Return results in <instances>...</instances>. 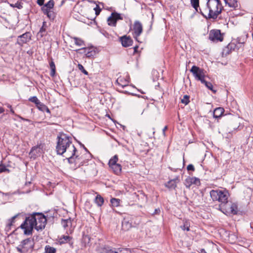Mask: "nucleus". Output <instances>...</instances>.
<instances>
[{
	"label": "nucleus",
	"instance_id": "f257e3e1",
	"mask_svg": "<svg viewBox=\"0 0 253 253\" xmlns=\"http://www.w3.org/2000/svg\"><path fill=\"white\" fill-rule=\"evenodd\" d=\"M56 147L57 154L63 155L68 159L70 163H73L76 149L72 142V137L66 134L62 133L57 137Z\"/></svg>",
	"mask_w": 253,
	"mask_h": 253
},
{
	"label": "nucleus",
	"instance_id": "f03ea898",
	"mask_svg": "<svg viewBox=\"0 0 253 253\" xmlns=\"http://www.w3.org/2000/svg\"><path fill=\"white\" fill-rule=\"evenodd\" d=\"M210 196L213 201H218L221 205L228 204L229 194L226 190H212L210 191Z\"/></svg>",
	"mask_w": 253,
	"mask_h": 253
},
{
	"label": "nucleus",
	"instance_id": "7ed1b4c3",
	"mask_svg": "<svg viewBox=\"0 0 253 253\" xmlns=\"http://www.w3.org/2000/svg\"><path fill=\"white\" fill-rule=\"evenodd\" d=\"M46 221V218L42 213H33V229L34 228L37 231L42 230L44 228Z\"/></svg>",
	"mask_w": 253,
	"mask_h": 253
},
{
	"label": "nucleus",
	"instance_id": "20e7f679",
	"mask_svg": "<svg viewBox=\"0 0 253 253\" xmlns=\"http://www.w3.org/2000/svg\"><path fill=\"white\" fill-rule=\"evenodd\" d=\"M207 6L209 8V16H217L222 9V4L219 0H209Z\"/></svg>",
	"mask_w": 253,
	"mask_h": 253
},
{
	"label": "nucleus",
	"instance_id": "39448f33",
	"mask_svg": "<svg viewBox=\"0 0 253 253\" xmlns=\"http://www.w3.org/2000/svg\"><path fill=\"white\" fill-rule=\"evenodd\" d=\"M84 149L86 151V153L84 156H80L79 155H76L74 156V159L73 160V163H75V166L79 167L87 163V161L91 159L92 157L91 154L88 152L87 149L85 147L84 145H82Z\"/></svg>",
	"mask_w": 253,
	"mask_h": 253
},
{
	"label": "nucleus",
	"instance_id": "423d86ee",
	"mask_svg": "<svg viewBox=\"0 0 253 253\" xmlns=\"http://www.w3.org/2000/svg\"><path fill=\"white\" fill-rule=\"evenodd\" d=\"M190 71L196 80L201 82H205L206 74L203 69L196 66H193Z\"/></svg>",
	"mask_w": 253,
	"mask_h": 253
},
{
	"label": "nucleus",
	"instance_id": "0eeeda50",
	"mask_svg": "<svg viewBox=\"0 0 253 253\" xmlns=\"http://www.w3.org/2000/svg\"><path fill=\"white\" fill-rule=\"evenodd\" d=\"M20 227L24 231L25 235L32 234V219L30 217L27 218L23 223L20 225Z\"/></svg>",
	"mask_w": 253,
	"mask_h": 253
},
{
	"label": "nucleus",
	"instance_id": "6e6552de",
	"mask_svg": "<svg viewBox=\"0 0 253 253\" xmlns=\"http://www.w3.org/2000/svg\"><path fill=\"white\" fill-rule=\"evenodd\" d=\"M209 39L213 42L223 41V37L219 30H211L209 34Z\"/></svg>",
	"mask_w": 253,
	"mask_h": 253
},
{
	"label": "nucleus",
	"instance_id": "1a4fd4ad",
	"mask_svg": "<svg viewBox=\"0 0 253 253\" xmlns=\"http://www.w3.org/2000/svg\"><path fill=\"white\" fill-rule=\"evenodd\" d=\"M133 37L137 40V37H139L142 32V25L138 21H136L133 25Z\"/></svg>",
	"mask_w": 253,
	"mask_h": 253
},
{
	"label": "nucleus",
	"instance_id": "9d476101",
	"mask_svg": "<svg viewBox=\"0 0 253 253\" xmlns=\"http://www.w3.org/2000/svg\"><path fill=\"white\" fill-rule=\"evenodd\" d=\"M31 34L30 32H27L21 36H18L17 42L19 44H22L29 42L31 40Z\"/></svg>",
	"mask_w": 253,
	"mask_h": 253
},
{
	"label": "nucleus",
	"instance_id": "9b49d317",
	"mask_svg": "<svg viewBox=\"0 0 253 253\" xmlns=\"http://www.w3.org/2000/svg\"><path fill=\"white\" fill-rule=\"evenodd\" d=\"M77 20L81 21L88 25H96V23L95 20V17H92V18L90 19L88 17H77Z\"/></svg>",
	"mask_w": 253,
	"mask_h": 253
},
{
	"label": "nucleus",
	"instance_id": "f8f14e48",
	"mask_svg": "<svg viewBox=\"0 0 253 253\" xmlns=\"http://www.w3.org/2000/svg\"><path fill=\"white\" fill-rule=\"evenodd\" d=\"M33 103L36 104V106L40 110L42 111L46 110L47 112H49L47 107L43 103H41L37 97L33 96Z\"/></svg>",
	"mask_w": 253,
	"mask_h": 253
},
{
	"label": "nucleus",
	"instance_id": "ddd939ff",
	"mask_svg": "<svg viewBox=\"0 0 253 253\" xmlns=\"http://www.w3.org/2000/svg\"><path fill=\"white\" fill-rule=\"evenodd\" d=\"M54 2L53 0H50L47 3H46L42 7V10L44 14L47 16H50L49 12L50 9H52L54 6Z\"/></svg>",
	"mask_w": 253,
	"mask_h": 253
},
{
	"label": "nucleus",
	"instance_id": "4468645a",
	"mask_svg": "<svg viewBox=\"0 0 253 253\" xmlns=\"http://www.w3.org/2000/svg\"><path fill=\"white\" fill-rule=\"evenodd\" d=\"M226 212L231 213L233 214H236L237 213L238 208L236 204L230 203L226 206L225 209Z\"/></svg>",
	"mask_w": 253,
	"mask_h": 253
},
{
	"label": "nucleus",
	"instance_id": "2eb2a0df",
	"mask_svg": "<svg viewBox=\"0 0 253 253\" xmlns=\"http://www.w3.org/2000/svg\"><path fill=\"white\" fill-rule=\"evenodd\" d=\"M200 184V179L195 177H188L185 180V186L189 188L192 184L199 185Z\"/></svg>",
	"mask_w": 253,
	"mask_h": 253
},
{
	"label": "nucleus",
	"instance_id": "dca6fc26",
	"mask_svg": "<svg viewBox=\"0 0 253 253\" xmlns=\"http://www.w3.org/2000/svg\"><path fill=\"white\" fill-rule=\"evenodd\" d=\"M180 181L178 176H176L173 179L169 180L165 184V186L169 189H175L176 187L177 183Z\"/></svg>",
	"mask_w": 253,
	"mask_h": 253
},
{
	"label": "nucleus",
	"instance_id": "f3484780",
	"mask_svg": "<svg viewBox=\"0 0 253 253\" xmlns=\"http://www.w3.org/2000/svg\"><path fill=\"white\" fill-rule=\"evenodd\" d=\"M78 50H83V52L82 53H84L86 57L88 58L93 57L95 54V51L93 49L92 47L82 48L81 49H78Z\"/></svg>",
	"mask_w": 253,
	"mask_h": 253
},
{
	"label": "nucleus",
	"instance_id": "a211bd4d",
	"mask_svg": "<svg viewBox=\"0 0 253 253\" xmlns=\"http://www.w3.org/2000/svg\"><path fill=\"white\" fill-rule=\"evenodd\" d=\"M43 145L42 144L33 147V156L34 155L35 157L40 156L43 152Z\"/></svg>",
	"mask_w": 253,
	"mask_h": 253
},
{
	"label": "nucleus",
	"instance_id": "6ab92c4d",
	"mask_svg": "<svg viewBox=\"0 0 253 253\" xmlns=\"http://www.w3.org/2000/svg\"><path fill=\"white\" fill-rule=\"evenodd\" d=\"M122 45L124 47H128L132 45V40L131 39L126 36H123L121 38Z\"/></svg>",
	"mask_w": 253,
	"mask_h": 253
},
{
	"label": "nucleus",
	"instance_id": "aec40b11",
	"mask_svg": "<svg viewBox=\"0 0 253 253\" xmlns=\"http://www.w3.org/2000/svg\"><path fill=\"white\" fill-rule=\"evenodd\" d=\"M122 229L124 231H127L132 227L131 222L129 221L128 218L125 217L122 221Z\"/></svg>",
	"mask_w": 253,
	"mask_h": 253
},
{
	"label": "nucleus",
	"instance_id": "412c9836",
	"mask_svg": "<svg viewBox=\"0 0 253 253\" xmlns=\"http://www.w3.org/2000/svg\"><path fill=\"white\" fill-rule=\"evenodd\" d=\"M237 45L235 42H231L229 43L227 46L224 49L223 52L225 54H228L230 53L232 50H234Z\"/></svg>",
	"mask_w": 253,
	"mask_h": 253
},
{
	"label": "nucleus",
	"instance_id": "4be33fe9",
	"mask_svg": "<svg viewBox=\"0 0 253 253\" xmlns=\"http://www.w3.org/2000/svg\"><path fill=\"white\" fill-rule=\"evenodd\" d=\"M8 3L11 7L20 9L22 7L20 0H8Z\"/></svg>",
	"mask_w": 253,
	"mask_h": 253
},
{
	"label": "nucleus",
	"instance_id": "5701e85b",
	"mask_svg": "<svg viewBox=\"0 0 253 253\" xmlns=\"http://www.w3.org/2000/svg\"><path fill=\"white\" fill-rule=\"evenodd\" d=\"M123 17H108L107 19V22L109 25L115 26L116 25L117 21L119 19L122 20Z\"/></svg>",
	"mask_w": 253,
	"mask_h": 253
},
{
	"label": "nucleus",
	"instance_id": "b1692460",
	"mask_svg": "<svg viewBox=\"0 0 253 253\" xmlns=\"http://www.w3.org/2000/svg\"><path fill=\"white\" fill-rule=\"evenodd\" d=\"M224 112V110L222 107H218L214 109L213 112V117L215 118H220Z\"/></svg>",
	"mask_w": 253,
	"mask_h": 253
},
{
	"label": "nucleus",
	"instance_id": "393cba45",
	"mask_svg": "<svg viewBox=\"0 0 253 253\" xmlns=\"http://www.w3.org/2000/svg\"><path fill=\"white\" fill-rule=\"evenodd\" d=\"M61 224L64 228L72 226V219L69 218L66 219H62Z\"/></svg>",
	"mask_w": 253,
	"mask_h": 253
},
{
	"label": "nucleus",
	"instance_id": "a878e982",
	"mask_svg": "<svg viewBox=\"0 0 253 253\" xmlns=\"http://www.w3.org/2000/svg\"><path fill=\"white\" fill-rule=\"evenodd\" d=\"M110 168L112 169L113 172L117 174H120L122 170V166L119 164H117Z\"/></svg>",
	"mask_w": 253,
	"mask_h": 253
},
{
	"label": "nucleus",
	"instance_id": "bb28decb",
	"mask_svg": "<svg viewBox=\"0 0 253 253\" xmlns=\"http://www.w3.org/2000/svg\"><path fill=\"white\" fill-rule=\"evenodd\" d=\"M94 202L98 207H101L104 203V199L101 195H97Z\"/></svg>",
	"mask_w": 253,
	"mask_h": 253
},
{
	"label": "nucleus",
	"instance_id": "cd10ccee",
	"mask_svg": "<svg viewBox=\"0 0 253 253\" xmlns=\"http://www.w3.org/2000/svg\"><path fill=\"white\" fill-rule=\"evenodd\" d=\"M116 83L120 86H121L123 87H124L127 85V84L128 83V81L126 80H125L124 81L123 79L121 78H119L117 81Z\"/></svg>",
	"mask_w": 253,
	"mask_h": 253
},
{
	"label": "nucleus",
	"instance_id": "c85d7f7f",
	"mask_svg": "<svg viewBox=\"0 0 253 253\" xmlns=\"http://www.w3.org/2000/svg\"><path fill=\"white\" fill-rule=\"evenodd\" d=\"M72 39L74 41L75 44L79 46L84 45V42L81 39L77 37H73Z\"/></svg>",
	"mask_w": 253,
	"mask_h": 253
},
{
	"label": "nucleus",
	"instance_id": "c756f323",
	"mask_svg": "<svg viewBox=\"0 0 253 253\" xmlns=\"http://www.w3.org/2000/svg\"><path fill=\"white\" fill-rule=\"evenodd\" d=\"M224 1L230 7L235 8L238 6L237 0H224Z\"/></svg>",
	"mask_w": 253,
	"mask_h": 253
},
{
	"label": "nucleus",
	"instance_id": "7c9ffc66",
	"mask_svg": "<svg viewBox=\"0 0 253 253\" xmlns=\"http://www.w3.org/2000/svg\"><path fill=\"white\" fill-rule=\"evenodd\" d=\"M118 161V158L117 155H115L109 161L108 165L110 168H111L115 165L117 164V162Z\"/></svg>",
	"mask_w": 253,
	"mask_h": 253
},
{
	"label": "nucleus",
	"instance_id": "2f4dec72",
	"mask_svg": "<svg viewBox=\"0 0 253 253\" xmlns=\"http://www.w3.org/2000/svg\"><path fill=\"white\" fill-rule=\"evenodd\" d=\"M121 200L119 199L112 198L110 200V203L112 207H117L120 205Z\"/></svg>",
	"mask_w": 253,
	"mask_h": 253
},
{
	"label": "nucleus",
	"instance_id": "473e14b6",
	"mask_svg": "<svg viewBox=\"0 0 253 253\" xmlns=\"http://www.w3.org/2000/svg\"><path fill=\"white\" fill-rule=\"evenodd\" d=\"M191 4L197 12H198L199 7V0H190Z\"/></svg>",
	"mask_w": 253,
	"mask_h": 253
},
{
	"label": "nucleus",
	"instance_id": "72a5a7b5",
	"mask_svg": "<svg viewBox=\"0 0 253 253\" xmlns=\"http://www.w3.org/2000/svg\"><path fill=\"white\" fill-rule=\"evenodd\" d=\"M49 65L51 69L50 75L51 77H53L55 75L56 70V67L54 62L53 61H51L49 63Z\"/></svg>",
	"mask_w": 253,
	"mask_h": 253
},
{
	"label": "nucleus",
	"instance_id": "f704fd0d",
	"mask_svg": "<svg viewBox=\"0 0 253 253\" xmlns=\"http://www.w3.org/2000/svg\"><path fill=\"white\" fill-rule=\"evenodd\" d=\"M201 83L204 84L208 89L211 90L213 92L215 93L216 90L213 89V85L211 83L208 82L205 80V82H201Z\"/></svg>",
	"mask_w": 253,
	"mask_h": 253
},
{
	"label": "nucleus",
	"instance_id": "c9c22d12",
	"mask_svg": "<svg viewBox=\"0 0 253 253\" xmlns=\"http://www.w3.org/2000/svg\"><path fill=\"white\" fill-rule=\"evenodd\" d=\"M56 249L49 246H46L45 248V252L44 253H55Z\"/></svg>",
	"mask_w": 253,
	"mask_h": 253
},
{
	"label": "nucleus",
	"instance_id": "e433bc0d",
	"mask_svg": "<svg viewBox=\"0 0 253 253\" xmlns=\"http://www.w3.org/2000/svg\"><path fill=\"white\" fill-rule=\"evenodd\" d=\"M8 18H5L4 17H3V19L5 21H7V24H5V26L6 27H8L9 28H12L14 26V23H10V21L11 20V17H7Z\"/></svg>",
	"mask_w": 253,
	"mask_h": 253
},
{
	"label": "nucleus",
	"instance_id": "4c0bfd02",
	"mask_svg": "<svg viewBox=\"0 0 253 253\" xmlns=\"http://www.w3.org/2000/svg\"><path fill=\"white\" fill-rule=\"evenodd\" d=\"M100 253H115V251L110 249L109 247H104L101 249Z\"/></svg>",
	"mask_w": 253,
	"mask_h": 253
},
{
	"label": "nucleus",
	"instance_id": "58836bf2",
	"mask_svg": "<svg viewBox=\"0 0 253 253\" xmlns=\"http://www.w3.org/2000/svg\"><path fill=\"white\" fill-rule=\"evenodd\" d=\"M115 253H131L129 249L127 248H119L115 251Z\"/></svg>",
	"mask_w": 253,
	"mask_h": 253
},
{
	"label": "nucleus",
	"instance_id": "ea45409f",
	"mask_svg": "<svg viewBox=\"0 0 253 253\" xmlns=\"http://www.w3.org/2000/svg\"><path fill=\"white\" fill-rule=\"evenodd\" d=\"M200 10L199 13L202 15V16H206V14L208 13V16H209V8L208 7L207 8H204L202 9L200 7L198 8ZM199 12V11L198 12Z\"/></svg>",
	"mask_w": 253,
	"mask_h": 253
},
{
	"label": "nucleus",
	"instance_id": "a19ab883",
	"mask_svg": "<svg viewBox=\"0 0 253 253\" xmlns=\"http://www.w3.org/2000/svg\"><path fill=\"white\" fill-rule=\"evenodd\" d=\"M94 4L95 5V6L93 7V10L95 11V14L98 15L100 14V12L101 10V8L100 7V5L95 3H94Z\"/></svg>",
	"mask_w": 253,
	"mask_h": 253
},
{
	"label": "nucleus",
	"instance_id": "79ce46f5",
	"mask_svg": "<svg viewBox=\"0 0 253 253\" xmlns=\"http://www.w3.org/2000/svg\"><path fill=\"white\" fill-rule=\"evenodd\" d=\"M181 102L185 105L188 104L189 102V96L187 95H184L183 98L181 100Z\"/></svg>",
	"mask_w": 253,
	"mask_h": 253
},
{
	"label": "nucleus",
	"instance_id": "37998d69",
	"mask_svg": "<svg viewBox=\"0 0 253 253\" xmlns=\"http://www.w3.org/2000/svg\"><path fill=\"white\" fill-rule=\"evenodd\" d=\"M45 27H46V22L43 21V25L42 27L41 28L40 31L39 33V34L41 35V36H43L44 35V34H43V32L45 31Z\"/></svg>",
	"mask_w": 253,
	"mask_h": 253
},
{
	"label": "nucleus",
	"instance_id": "c03bdc74",
	"mask_svg": "<svg viewBox=\"0 0 253 253\" xmlns=\"http://www.w3.org/2000/svg\"><path fill=\"white\" fill-rule=\"evenodd\" d=\"M19 215V214H16V215H14V216H13L12 217H11L10 219H9L8 220V222H8V226H9V227H10V226H11L12 225L13 223H14V220H15V218H16V217H17Z\"/></svg>",
	"mask_w": 253,
	"mask_h": 253
},
{
	"label": "nucleus",
	"instance_id": "a18cd8bd",
	"mask_svg": "<svg viewBox=\"0 0 253 253\" xmlns=\"http://www.w3.org/2000/svg\"><path fill=\"white\" fill-rule=\"evenodd\" d=\"M79 69L85 75H88V72L84 69L83 66L80 64L78 65Z\"/></svg>",
	"mask_w": 253,
	"mask_h": 253
},
{
	"label": "nucleus",
	"instance_id": "49530a36",
	"mask_svg": "<svg viewBox=\"0 0 253 253\" xmlns=\"http://www.w3.org/2000/svg\"><path fill=\"white\" fill-rule=\"evenodd\" d=\"M181 228L183 230H187L189 231V225L186 222L183 225L180 226Z\"/></svg>",
	"mask_w": 253,
	"mask_h": 253
},
{
	"label": "nucleus",
	"instance_id": "de8ad7c7",
	"mask_svg": "<svg viewBox=\"0 0 253 253\" xmlns=\"http://www.w3.org/2000/svg\"><path fill=\"white\" fill-rule=\"evenodd\" d=\"M187 169L188 170L194 171V170H195L194 167L192 164H189V165H188V166L187 167Z\"/></svg>",
	"mask_w": 253,
	"mask_h": 253
},
{
	"label": "nucleus",
	"instance_id": "09e8293b",
	"mask_svg": "<svg viewBox=\"0 0 253 253\" xmlns=\"http://www.w3.org/2000/svg\"><path fill=\"white\" fill-rule=\"evenodd\" d=\"M63 239H64V240L66 242H67L70 241L71 240L72 238L70 236H63Z\"/></svg>",
	"mask_w": 253,
	"mask_h": 253
},
{
	"label": "nucleus",
	"instance_id": "8fccbe9b",
	"mask_svg": "<svg viewBox=\"0 0 253 253\" xmlns=\"http://www.w3.org/2000/svg\"><path fill=\"white\" fill-rule=\"evenodd\" d=\"M30 242V239H27L23 240L22 242V244L23 246H25V245H27Z\"/></svg>",
	"mask_w": 253,
	"mask_h": 253
},
{
	"label": "nucleus",
	"instance_id": "3c124183",
	"mask_svg": "<svg viewBox=\"0 0 253 253\" xmlns=\"http://www.w3.org/2000/svg\"><path fill=\"white\" fill-rule=\"evenodd\" d=\"M44 0H37V3L39 5H42L44 3Z\"/></svg>",
	"mask_w": 253,
	"mask_h": 253
},
{
	"label": "nucleus",
	"instance_id": "603ef678",
	"mask_svg": "<svg viewBox=\"0 0 253 253\" xmlns=\"http://www.w3.org/2000/svg\"><path fill=\"white\" fill-rule=\"evenodd\" d=\"M110 16H121V15H120V14L119 13L114 11V12H112L111 13Z\"/></svg>",
	"mask_w": 253,
	"mask_h": 253
},
{
	"label": "nucleus",
	"instance_id": "864d4df0",
	"mask_svg": "<svg viewBox=\"0 0 253 253\" xmlns=\"http://www.w3.org/2000/svg\"><path fill=\"white\" fill-rule=\"evenodd\" d=\"M6 170L4 167H0V173L3 172Z\"/></svg>",
	"mask_w": 253,
	"mask_h": 253
},
{
	"label": "nucleus",
	"instance_id": "5fc2aeb1",
	"mask_svg": "<svg viewBox=\"0 0 253 253\" xmlns=\"http://www.w3.org/2000/svg\"><path fill=\"white\" fill-rule=\"evenodd\" d=\"M235 42L236 43V44L237 43H241V44H243V43H244V42H240V39H239V38H238V39L236 40V41H235Z\"/></svg>",
	"mask_w": 253,
	"mask_h": 253
},
{
	"label": "nucleus",
	"instance_id": "6e6d98bb",
	"mask_svg": "<svg viewBox=\"0 0 253 253\" xmlns=\"http://www.w3.org/2000/svg\"><path fill=\"white\" fill-rule=\"evenodd\" d=\"M160 210L159 209H156L155 210L154 214H158L160 213Z\"/></svg>",
	"mask_w": 253,
	"mask_h": 253
},
{
	"label": "nucleus",
	"instance_id": "4d7b16f0",
	"mask_svg": "<svg viewBox=\"0 0 253 253\" xmlns=\"http://www.w3.org/2000/svg\"><path fill=\"white\" fill-rule=\"evenodd\" d=\"M8 107H9L10 108V112L12 113V114H14V112L13 111V110L11 108V106L10 105H8Z\"/></svg>",
	"mask_w": 253,
	"mask_h": 253
},
{
	"label": "nucleus",
	"instance_id": "13d9d810",
	"mask_svg": "<svg viewBox=\"0 0 253 253\" xmlns=\"http://www.w3.org/2000/svg\"><path fill=\"white\" fill-rule=\"evenodd\" d=\"M4 110L3 108L0 107V114L4 112Z\"/></svg>",
	"mask_w": 253,
	"mask_h": 253
},
{
	"label": "nucleus",
	"instance_id": "bf43d9fd",
	"mask_svg": "<svg viewBox=\"0 0 253 253\" xmlns=\"http://www.w3.org/2000/svg\"><path fill=\"white\" fill-rule=\"evenodd\" d=\"M138 48V46H135L134 47V53H135L137 52V49Z\"/></svg>",
	"mask_w": 253,
	"mask_h": 253
},
{
	"label": "nucleus",
	"instance_id": "052dcab7",
	"mask_svg": "<svg viewBox=\"0 0 253 253\" xmlns=\"http://www.w3.org/2000/svg\"><path fill=\"white\" fill-rule=\"evenodd\" d=\"M201 253H207V252H206L205 250L204 249H202L201 250V252H200Z\"/></svg>",
	"mask_w": 253,
	"mask_h": 253
},
{
	"label": "nucleus",
	"instance_id": "680f3d73",
	"mask_svg": "<svg viewBox=\"0 0 253 253\" xmlns=\"http://www.w3.org/2000/svg\"><path fill=\"white\" fill-rule=\"evenodd\" d=\"M207 19H210V18H213V19H215L217 17H211V16H209V17H205Z\"/></svg>",
	"mask_w": 253,
	"mask_h": 253
},
{
	"label": "nucleus",
	"instance_id": "e2e57ef3",
	"mask_svg": "<svg viewBox=\"0 0 253 253\" xmlns=\"http://www.w3.org/2000/svg\"><path fill=\"white\" fill-rule=\"evenodd\" d=\"M167 129V126H165L164 128H163V132H165V130Z\"/></svg>",
	"mask_w": 253,
	"mask_h": 253
},
{
	"label": "nucleus",
	"instance_id": "0e129e2a",
	"mask_svg": "<svg viewBox=\"0 0 253 253\" xmlns=\"http://www.w3.org/2000/svg\"><path fill=\"white\" fill-rule=\"evenodd\" d=\"M29 100L32 101V97L29 98Z\"/></svg>",
	"mask_w": 253,
	"mask_h": 253
},
{
	"label": "nucleus",
	"instance_id": "69168bd1",
	"mask_svg": "<svg viewBox=\"0 0 253 253\" xmlns=\"http://www.w3.org/2000/svg\"><path fill=\"white\" fill-rule=\"evenodd\" d=\"M32 153V149L30 150V151L29 152V154H31Z\"/></svg>",
	"mask_w": 253,
	"mask_h": 253
},
{
	"label": "nucleus",
	"instance_id": "338daca9",
	"mask_svg": "<svg viewBox=\"0 0 253 253\" xmlns=\"http://www.w3.org/2000/svg\"><path fill=\"white\" fill-rule=\"evenodd\" d=\"M2 193V194H3V195H4V193ZM5 195H7V194H5Z\"/></svg>",
	"mask_w": 253,
	"mask_h": 253
},
{
	"label": "nucleus",
	"instance_id": "774afa93",
	"mask_svg": "<svg viewBox=\"0 0 253 253\" xmlns=\"http://www.w3.org/2000/svg\"><path fill=\"white\" fill-rule=\"evenodd\" d=\"M132 95H136V94H134L133 93H132Z\"/></svg>",
	"mask_w": 253,
	"mask_h": 253
}]
</instances>
